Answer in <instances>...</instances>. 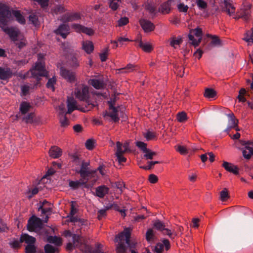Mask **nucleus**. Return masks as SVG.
<instances>
[{
	"mask_svg": "<svg viewBox=\"0 0 253 253\" xmlns=\"http://www.w3.org/2000/svg\"><path fill=\"white\" fill-rule=\"evenodd\" d=\"M130 236L131 233L129 228H125L124 231L116 236L115 240L116 242H118L116 247L117 253H126L127 250L126 243H128Z\"/></svg>",
	"mask_w": 253,
	"mask_h": 253,
	"instance_id": "nucleus-1",
	"label": "nucleus"
},
{
	"mask_svg": "<svg viewBox=\"0 0 253 253\" xmlns=\"http://www.w3.org/2000/svg\"><path fill=\"white\" fill-rule=\"evenodd\" d=\"M76 97L81 101L85 102V106L88 110L94 107V104L89 101L88 87L83 84L78 86L75 89Z\"/></svg>",
	"mask_w": 253,
	"mask_h": 253,
	"instance_id": "nucleus-2",
	"label": "nucleus"
},
{
	"mask_svg": "<svg viewBox=\"0 0 253 253\" xmlns=\"http://www.w3.org/2000/svg\"><path fill=\"white\" fill-rule=\"evenodd\" d=\"M109 112L105 111L103 112L102 116L104 119L108 121H113L115 123L118 122L120 118L118 116V108L115 106V100L108 101Z\"/></svg>",
	"mask_w": 253,
	"mask_h": 253,
	"instance_id": "nucleus-3",
	"label": "nucleus"
},
{
	"mask_svg": "<svg viewBox=\"0 0 253 253\" xmlns=\"http://www.w3.org/2000/svg\"><path fill=\"white\" fill-rule=\"evenodd\" d=\"M8 5L0 3V27H4L11 16V13Z\"/></svg>",
	"mask_w": 253,
	"mask_h": 253,
	"instance_id": "nucleus-4",
	"label": "nucleus"
},
{
	"mask_svg": "<svg viewBox=\"0 0 253 253\" xmlns=\"http://www.w3.org/2000/svg\"><path fill=\"white\" fill-rule=\"evenodd\" d=\"M164 223L159 220H156L153 224V228L160 231L164 235H168L170 239H174L177 235L175 230L169 229L166 228Z\"/></svg>",
	"mask_w": 253,
	"mask_h": 253,
	"instance_id": "nucleus-5",
	"label": "nucleus"
},
{
	"mask_svg": "<svg viewBox=\"0 0 253 253\" xmlns=\"http://www.w3.org/2000/svg\"><path fill=\"white\" fill-rule=\"evenodd\" d=\"M30 71L32 77L36 79L38 81L40 80V77L47 76V73L45 69L43 63L41 61L37 62L34 67Z\"/></svg>",
	"mask_w": 253,
	"mask_h": 253,
	"instance_id": "nucleus-6",
	"label": "nucleus"
},
{
	"mask_svg": "<svg viewBox=\"0 0 253 253\" xmlns=\"http://www.w3.org/2000/svg\"><path fill=\"white\" fill-rule=\"evenodd\" d=\"M202 34L203 32L200 28L190 30L188 38L191 41V44L195 47L198 46L201 42Z\"/></svg>",
	"mask_w": 253,
	"mask_h": 253,
	"instance_id": "nucleus-7",
	"label": "nucleus"
},
{
	"mask_svg": "<svg viewBox=\"0 0 253 253\" xmlns=\"http://www.w3.org/2000/svg\"><path fill=\"white\" fill-rule=\"evenodd\" d=\"M42 222L41 218L35 215L32 216L28 220L27 225V229L30 232L35 231L42 228Z\"/></svg>",
	"mask_w": 253,
	"mask_h": 253,
	"instance_id": "nucleus-8",
	"label": "nucleus"
},
{
	"mask_svg": "<svg viewBox=\"0 0 253 253\" xmlns=\"http://www.w3.org/2000/svg\"><path fill=\"white\" fill-rule=\"evenodd\" d=\"M242 145L245 146V149L243 151V155L246 159H250L253 155V142L243 141Z\"/></svg>",
	"mask_w": 253,
	"mask_h": 253,
	"instance_id": "nucleus-9",
	"label": "nucleus"
},
{
	"mask_svg": "<svg viewBox=\"0 0 253 253\" xmlns=\"http://www.w3.org/2000/svg\"><path fill=\"white\" fill-rule=\"evenodd\" d=\"M139 23L145 33L152 32L155 28V25L149 20L141 18L139 20Z\"/></svg>",
	"mask_w": 253,
	"mask_h": 253,
	"instance_id": "nucleus-10",
	"label": "nucleus"
},
{
	"mask_svg": "<svg viewBox=\"0 0 253 253\" xmlns=\"http://www.w3.org/2000/svg\"><path fill=\"white\" fill-rule=\"evenodd\" d=\"M77 101L72 97H68L67 99V108L68 110L66 114H70L72 113L75 110H80L81 111L85 112L89 110L88 109L85 110L84 108L78 109L76 105Z\"/></svg>",
	"mask_w": 253,
	"mask_h": 253,
	"instance_id": "nucleus-11",
	"label": "nucleus"
},
{
	"mask_svg": "<svg viewBox=\"0 0 253 253\" xmlns=\"http://www.w3.org/2000/svg\"><path fill=\"white\" fill-rule=\"evenodd\" d=\"M71 27L76 32L78 33H83L89 36H91L94 34V31L92 29L79 24H73Z\"/></svg>",
	"mask_w": 253,
	"mask_h": 253,
	"instance_id": "nucleus-12",
	"label": "nucleus"
},
{
	"mask_svg": "<svg viewBox=\"0 0 253 253\" xmlns=\"http://www.w3.org/2000/svg\"><path fill=\"white\" fill-rule=\"evenodd\" d=\"M60 75L63 78L69 82L72 83L75 81V73L64 67L60 68Z\"/></svg>",
	"mask_w": 253,
	"mask_h": 253,
	"instance_id": "nucleus-13",
	"label": "nucleus"
},
{
	"mask_svg": "<svg viewBox=\"0 0 253 253\" xmlns=\"http://www.w3.org/2000/svg\"><path fill=\"white\" fill-rule=\"evenodd\" d=\"M81 18V15L79 13H66L62 16L61 20L64 23H66L77 21Z\"/></svg>",
	"mask_w": 253,
	"mask_h": 253,
	"instance_id": "nucleus-14",
	"label": "nucleus"
},
{
	"mask_svg": "<svg viewBox=\"0 0 253 253\" xmlns=\"http://www.w3.org/2000/svg\"><path fill=\"white\" fill-rule=\"evenodd\" d=\"M69 30L68 25L62 24L54 31V33L57 35L61 36L63 39H65L69 34Z\"/></svg>",
	"mask_w": 253,
	"mask_h": 253,
	"instance_id": "nucleus-15",
	"label": "nucleus"
},
{
	"mask_svg": "<svg viewBox=\"0 0 253 253\" xmlns=\"http://www.w3.org/2000/svg\"><path fill=\"white\" fill-rule=\"evenodd\" d=\"M109 188L104 185H102L95 188V194L94 195L100 198H103L109 193Z\"/></svg>",
	"mask_w": 253,
	"mask_h": 253,
	"instance_id": "nucleus-16",
	"label": "nucleus"
},
{
	"mask_svg": "<svg viewBox=\"0 0 253 253\" xmlns=\"http://www.w3.org/2000/svg\"><path fill=\"white\" fill-rule=\"evenodd\" d=\"M12 70L9 68L0 67V79L6 81L12 77Z\"/></svg>",
	"mask_w": 253,
	"mask_h": 253,
	"instance_id": "nucleus-17",
	"label": "nucleus"
},
{
	"mask_svg": "<svg viewBox=\"0 0 253 253\" xmlns=\"http://www.w3.org/2000/svg\"><path fill=\"white\" fill-rule=\"evenodd\" d=\"M164 247L166 251L169 249L170 245L169 240L164 239L162 241V243H157L155 248V252L157 253H161L164 250Z\"/></svg>",
	"mask_w": 253,
	"mask_h": 253,
	"instance_id": "nucleus-18",
	"label": "nucleus"
},
{
	"mask_svg": "<svg viewBox=\"0 0 253 253\" xmlns=\"http://www.w3.org/2000/svg\"><path fill=\"white\" fill-rule=\"evenodd\" d=\"M3 31L9 36L12 41H17L19 33L13 28H4L1 27Z\"/></svg>",
	"mask_w": 253,
	"mask_h": 253,
	"instance_id": "nucleus-19",
	"label": "nucleus"
},
{
	"mask_svg": "<svg viewBox=\"0 0 253 253\" xmlns=\"http://www.w3.org/2000/svg\"><path fill=\"white\" fill-rule=\"evenodd\" d=\"M230 0H224V6L222 7V11L226 12L231 16L235 13V7L230 2Z\"/></svg>",
	"mask_w": 253,
	"mask_h": 253,
	"instance_id": "nucleus-20",
	"label": "nucleus"
},
{
	"mask_svg": "<svg viewBox=\"0 0 253 253\" xmlns=\"http://www.w3.org/2000/svg\"><path fill=\"white\" fill-rule=\"evenodd\" d=\"M222 167L228 172L233 173L235 175L239 174L238 167L231 163L224 161L222 164Z\"/></svg>",
	"mask_w": 253,
	"mask_h": 253,
	"instance_id": "nucleus-21",
	"label": "nucleus"
},
{
	"mask_svg": "<svg viewBox=\"0 0 253 253\" xmlns=\"http://www.w3.org/2000/svg\"><path fill=\"white\" fill-rule=\"evenodd\" d=\"M36 241L35 238L27 234H22L20 238V242L21 243L25 242L27 245L34 244Z\"/></svg>",
	"mask_w": 253,
	"mask_h": 253,
	"instance_id": "nucleus-22",
	"label": "nucleus"
},
{
	"mask_svg": "<svg viewBox=\"0 0 253 253\" xmlns=\"http://www.w3.org/2000/svg\"><path fill=\"white\" fill-rule=\"evenodd\" d=\"M49 155L52 158H58L62 155V150L56 146H52L49 150Z\"/></svg>",
	"mask_w": 253,
	"mask_h": 253,
	"instance_id": "nucleus-23",
	"label": "nucleus"
},
{
	"mask_svg": "<svg viewBox=\"0 0 253 253\" xmlns=\"http://www.w3.org/2000/svg\"><path fill=\"white\" fill-rule=\"evenodd\" d=\"M60 122L62 126H66L69 124V120L66 117V113L64 114V108L60 107Z\"/></svg>",
	"mask_w": 253,
	"mask_h": 253,
	"instance_id": "nucleus-24",
	"label": "nucleus"
},
{
	"mask_svg": "<svg viewBox=\"0 0 253 253\" xmlns=\"http://www.w3.org/2000/svg\"><path fill=\"white\" fill-rule=\"evenodd\" d=\"M89 83L95 88L97 89L103 88L105 86L103 81H100L95 79L90 80Z\"/></svg>",
	"mask_w": 253,
	"mask_h": 253,
	"instance_id": "nucleus-25",
	"label": "nucleus"
},
{
	"mask_svg": "<svg viewBox=\"0 0 253 253\" xmlns=\"http://www.w3.org/2000/svg\"><path fill=\"white\" fill-rule=\"evenodd\" d=\"M82 48L87 53L89 54L93 50L94 46L90 41H84L82 43Z\"/></svg>",
	"mask_w": 253,
	"mask_h": 253,
	"instance_id": "nucleus-26",
	"label": "nucleus"
},
{
	"mask_svg": "<svg viewBox=\"0 0 253 253\" xmlns=\"http://www.w3.org/2000/svg\"><path fill=\"white\" fill-rule=\"evenodd\" d=\"M135 41L138 42V45L140 48H141L145 52H150L152 50L153 47L150 43H144L142 42L141 39H137Z\"/></svg>",
	"mask_w": 253,
	"mask_h": 253,
	"instance_id": "nucleus-27",
	"label": "nucleus"
},
{
	"mask_svg": "<svg viewBox=\"0 0 253 253\" xmlns=\"http://www.w3.org/2000/svg\"><path fill=\"white\" fill-rule=\"evenodd\" d=\"M227 116L229 118L228 122V126H232V127L233 128L237 126L238 125L239 121L238 120L236 119L234 116V115L233 113H231L227 115Z\"/></svg>",
	"mask_w": 253,
	"mask_h": 253,
	"instance_id": "nucleus-28",
	"label": "nucleus"
},
{
	"mask_svg": "<svg viewBox=\"0 0 253 253\" xmlns=\"http://www.w3.org/2000/svg\"><path fill=\"white\" fill-rule=\"evenodd\" d=\"M78 173H79L81 178L84 180H88L89 177L92 173L93 171L90 169L88 170H76Z\"/></svg>",
	"mask_w": 253,
	"mask_h": 253,
	"instance_id": "nucleus-29",
	"label": "nucleus"
},
{
	"mask_svg": "<svg viewBox=\"0 0 253 253\" xmlns=\"http://www.w3.org/2000/svg\"><path fill=\"white\" fill-rule=\"evenodd\" d=\"M12 14L15 17L17 22L21 24L25 23V19L24 16L21 14L20 11L19 10H12Z\"/></svg>",
	"mask_w": 253,
	"mask_h": 253,
	"instance_id": "nucleus-30",
	"label": "nucleus"
},
{
	"mask_svg": "<svg viewBox=\"0 0 253 253\" xmlns=\"http://www.w3.org/2000/svg\"><path fill=\"white\" fill-rule=\"evenodd\" d=\"M31 108V105L29 103L26 101H23L20 105V110L22 114H25Z\"/></svg>",
	"mask_w": 253,
	"mask_h": 253,
	"instance_id": "nucleus-31",
	"label": "nucleus"
},
{
	"mask_svg": "<svg viewBox=\"0 0 253 253\" xmlns=\"http://www.w3.org/2000/svg\"><path fill=\"white\" fill-rule=\"evenodd\" d=\"M243 39L249 43L253 42V30L252 29L248 30L245 34L244 37Z\"/></svg>",
	"mask_w": 253,
	"mask_h": 253,
	"instance_id": "nucleus-32",
	"label": "nucleus"
},
{
	"mask_svg": "<svg viewBox=\"0 0 253 253\" xmlns=\"http://www.w3.org/2000/svg\"><path fill=\"white\" fill-rule=\"evenodd\" d=\"M70 65L73 68H77L79 66V60L75 55H71L69 59Z\"/></svg>",
	"mask_w": 253,
	"mask_h": 253,
	"instance_id": "nucleus-33",
	"label": "nucleus"
},
{
	"mask_svg": "<svg viewBox=\"0 0 253 253\" xmlns=\"http://www.w3.org/2000/svg\"><path fill=\"white\" fill-rule=\"evenodd\" d=\"M216 95V91L212 88H207L205 89L204 96L206 98H211L214 97Z\"/></svg>",
	"mask_w": 253,
	"mask_h": 253,
	"instance_id": "nucleus-34",
	"label": "nucleus"
},
{
	"mask_svg": "<svg viewBox=\"0 0 253 253\" xmlns=\"http://www.w3.org/2000/svg\"><path fill=\"white\" fill-rule=\"evenodd\" d=\"M128 41H129V40L128 38L120 37L117 39V41H111V43L114 44V47H117L119 44L122 45L124 44V42Z\"/></svg>",
	"mask_w": 253,
	"mask_h": 253,
	"instance_id": "nucleus-35",
	"label": "nucleus"
},
{
	"mask_svg": "<svg viewBox=\"0 0 253 253\" xmlns=\"http://www.w3.org/2000/svg\"><path fill=\"white\" fill-rule=\"evenodd\" d=\"M241 17L243 18L245 20L247 21L249 19L250 11L249 8H246L241 9L240 12Z\"/></svg>",
	"mask_w": 253,
	"mask_h": 253,
	"instance_id": "nucleus-36",
	"label": "nucleus"
},
{
	"mask_svg": "<svg viewBox=\"0 0 253 253\" xmlns=\"http://www.w3.org/2000/svg\"><path fill=\"white\" fill-rule=\"evenodd\" d=\"M72 162L77 166L80 165L81 163L83 161L80 158V156L76 153L70 155Z\"/></svg>",
	"mask_w": 253,
	"mask_h": 253,
	"instance_id": "nucleus-37",
	"label": "nucleus"
},
{
	"mask_svg": "<svg viewBox=\"0 0 253 253\" xmlns=\"http://www.w3.org/2000/svg\"><path fill=\"white\" fill-rule=\"evenodd\" d=\"M73 243L74 247H79L81 245V236L79 235L74 234L72 236Z\"/></svg>",
	"mask_w": 253,
	"mask_h": 253,
	"instance_id": "nucleus-38",
	"label": "nucleus"
},
{
	"mask_svg": "<svg viewBox=\"0 0 253 253\" xmlns=\"http://www.w3.org/2000/svg\"><path fill=\"white\" fill-rule=\"evenodd\" d=\"M143 136L147 141L153 140L156 137L155 133L150 131H147L146 132L143 133Z\"/></svg>",
	"mask_w": 253,
	"mask_h": 253,
	"instance_id": "nucleus-39",
	"label": "nucleus"
},
{
	"mask_svg": "<svg viewBox=\"0 0 253 253\" xmlns=\"http://www.w3.org/2000/svg\"><path fill=\"white\" fill-rule=\"evenodd\" d=\"M155 234L152 229H149L146 234V239L148 241H151L155 239Z\"/></svg>",
	"mask_w": 253,
	"mask_h": 253,
	"instance_id": "nucleus-40",
	"label": "nucleus"
},
{
	"mask_svg": "<svg viewBox=\"0 0 253 253\" xmlns=\"http://www.w3.org/2000/svg\"><path fill=\"white\" fill-rule=\"evenodd\" d=\"M157 155V153L155 152L152 151L150 149H148L147 151L145 152L144 157L146 159L152 160L153 159L154 156Z\"/></svg>",
	"mask_w": 253,
	"mask_h": 253,
	"instance_id": "nucleus-41",
	"label": "nucleus"
},
{
	"mask_svg": "<svg viewBox=\"0 0 253 253\" xmlns=\"http://www.w3.org/2000/svg\"><path fill=\"white\" fill-rule=\"evenodd\" d=\"M177 119L180 123L184 122L187 120V115L184 112L179 113L177 115Z\"/></svg>",
	"mask_w": 253,
	"mask_h": 253,
	"instance_id": "nucleus-42",
	"label": "nucleus"
},
{
	"mask_svg": "<svg viewBox=\"0 0 253 253\" xmlns=\"http://www.w3.org/2000/svg\"><path fill=\"white\" fill-rule=\"evenodd\" d=\"M135 144L143 152L145 153L147 151L148 148H147L146 143L142 141H136Z\"/></svg>",
	"mask_w": 253,
	"mask_h": 253,
	"instance_id": "nucleus-43",
	"label": "nucleus"
},
{
	"mask_svg": "<svg viewBox=\"0 0 253 253\" xmlns=\"http://www.w3.org/2000/svg\"><path fill=\"white\" fill-rule=\"evenodd\" d=\"M196 4L199 8L201 10L205 9L208 7L207 3L203 0H197Z\"/></svg>",
	"mask_w": 253,
	"mask_h": 253,
	"instance_id": "nucleus-44",
	"label": "nucleus"
},
{
	"mask_svg": "<svg viewBox=\"0 0 253 253\" xmlns=\"http://www.w3.org/2000/svg\"><path fill=\"white\" fill-rule=\"evenodd\" d=\"M47 241L50 243H53L56 245L60 244V239L57 236H49L47 238Z\"/></svg>",
	"mask_w": 253,
	"mask_h": 253,
	"instance_id": "nucleus-45",
	"label": "nucleus"
},
{
	"mask_svg": "<svg viewBox=\"0 0 253 253\" xmlns=\"http://www.w3.org/2000/svg\"><path fill=\"white\" fill-rule=\"evenodd\" d=\"M57 249L50 244H46L44 246V251L46 253H55Z\"/></svg>",
	"mask_w": 253,
	"mask_h": 253,
	"instance_id": "nucleus-46",
	"label": "nucleus"
},
{
	"mask_svg": "<svg viewBox=\"0 0 253 253\" xmlns=\"http://www.w3.org/2000/svg\"><path fill=\"white\" fill-rule=\"evenodd\" d=\"M220 198L222 201H225L229 198L228 191L226 188H224L220 192Z\"/></svg>",
	"mask_w": 253,
	"mask_h": 253,
	"instance_id": "nucleus-47",
	"label": "nucleus"
},
{
	"mask_svg": "<svg viewBox=\"0 0 253 253\" xmlns=\"http://www.w3.org/2000/svg\"><path fill=\"white\" fill-rule=\"evenodd\" d=\"M26 253H36V247L34 244L27 245L25 248Z\"/></svg>",
	"mask_w": 253,
	"mask_h": 253,
	"instance_id": "nucleus-48",
	"label": "nucleus"
},
{
	"mask_svg": "<svg viewBox=\"0 0 253 253\" xmlns=\"http://www.w3.org/2000/svg\"><path fill=\"white\" fill-rule=\"evenodd\" d=\"M182 42V40L181 39L176 40L173 38L171 39L170 42V45L174 48H176L177 45H179Z\"/></svg>",
	"mask_w": 253,
	"mask_h": 253,
	"instance_id": "nucleus-49",
	"label": "nucleus"
},
{
	"mask_svg": "<svg viewBox=\"0 0 253 253\" xmlns=\"http://www.w3.org/2000/svg\"><path fill=\"white\" fill-rule=\"evenodd\" d=\"M94 140L91 139H87L85 144V147L89 150H92L94 147Z\"/></svg>",
	"mask_w": 253,
	"mask_h": 253,
	"instance_id": "nucleus-50",
	"label": "nucleus"
},
{
	"mask_svg": "<svg viewBox=\"0 0 253 253\" xmlns=\"http://www.w3.org/2000/svg\"><path fill=\"white\" fill-rule=\"evenodd\" d=\"M145 9L147 10L151 14H155L156 13V8L151 3H147L145 4Z\"/></svg>",
	"mask_w": 253,
	"mask_h": 253,
	"instance_id": "nucleus-51",
	"label": "nucleus"
},
{
	"mask_svg": "<svg viewBox=\"0 0 253 253\" xmlns=\"http://www.w3.org/2000/svg\"><path fill=\"white\" fill-rule=\"evenodd\" d=\"M15 45L18 47L19 50L23 48L26 44V43L25 42V41L24 40H22L21 41H19L17 39V41H15L13 42Z\"/></svg>",
	"mask_w": 253,
	"mask_h": 253,
	"instance_id": "nucleus-52",
	"label": "nucleus"
},
{
	"mask_svg": "<svg viewBox=\"0 0 253 253\" xmlns=\"http://www.w3.org/2000/svg\"><path fill=\"white\" fill-rule=\"evenodd\" d=\"M55 82H56V79L55 77H52V78H50L46 85V87L47 88H52L53 89V90H54V84H55Z\"/></svg>",
	"mask_w": 253,
	"mask_h": 253,
	"instance_id": "nucleus-53",
	"label": "nucleus"
},
{
	"mask_svg": "<svg viewBox=\"0 0 253 253\" xmlns=\"http://www.w3.org/2000/svg\"><path fill=\"white\" fill-rule=\"evenodd\" d=\"M148 165L147 166H143L140 167V168L143 169L145 170H149L152 168V167L155 165L157 164H160V162L159 161H151L148 162Z\"/></svg>",
	"mask_w": 253,
	"mask_h": 253,
	"instance_id": "nucleus-54",
	"label": "nucleus"
},
{
	"mask_svg": "<svg viewBox=\"0 0 253 253\" xmlns=\"http://www.w3.org/2000/svg\"><path fill=\"white\" fill-rule=\"evenodd\" d=\"M118 26L122 27L126 25L129 22V19L126 17H123L121 18L118 21Z\"/></svg>",
	"mask_w": 253,
	"mask_h": 253,
	"instance_id": "nucleus-55",
	"label": "nucleus"
},
{
	"mask_svg": "<svg viewBox=\"0 0 253 253\" xmlns=\"http://www.w3.org/2000/svg\"><path fill=\"white\" fill-rule=\"evenodd\" d=\"M117 151L115 154H123L125 153L124 150L123 149V144L119 141L116 143Z\"/></svg>",
	"mask_w": 253,
	"mask_h": 253,
	"instance_id": "nucleus-56",
	"label": "nucleus"
},
{
	"mask_svg": "<svg viewBox=\"0 0 253 253\" xmlns=\"http://www.w3.org/2000/svg\"><path fill=\"white\" fill-rule=\"evenodd\" d=\"M65 11V9L64 7L61 5H56L53 9V11L56 14L62 13L64 12Z\"/></svg>",
	"mask_w": 253,
	"mask_h": 253,
	"instance_id": "nucleus-57",
	"label": "nucleus"
},
{
	"mask_svg": "<svg viewBox=\"0 0 253 253\" xmlns=\"http://www.w3.org/2000/svg\"><path fill=\"white\" fill-rule=\"evenodd\" d=\"M177 6L178 10L182 12H187L189 8L187 5H185L183 3H180Z\"/></svg>",
	"mask_w": 253,
	"mask_h": 253,
	"instance_id": "nucleus-58",
	"label": "nucleus"
},
{
	"mask_svg": "<svg viewBox=\"0 0 253 253\" xmlns=\"http://www.w3.org/2000/svg\"><path fill=\"white\" fill-rule=\"evenodd\" d=\"M29 21L35 26L38 24V19L37 16L35 14H31L29 17Z\"/></svg>",
	"mask_w": 253,
	"mask_h": 253,
	"instance_id": "nucleus-59",
	"label": "nucleus"
},
{
	"mask_svg": "<svg viewBox=\"0 0 253 253\" xmlns=\"http://www.w3.org/2000/svg\"><path fill=\"white\" fill-rule=\"evenodd\" d=\"M208 36L211 37L212 39L211 43L212 44H214L215 45L220 44V40L219 39V38L217 36H211V35H208Z\"/></svg>",
	"mask_w": 253,
	"mask_h": 253,
	"instance_id": "nucleus-60",
	"label": "nucleus"
},
{
	"mask_svg": "<svg viewBox=\"0 0 253 253\" xmlns=\"http://www.w3.org/2000/svg\"><path fill=\"white\" fill-rule=\"evenodd\" d=\"M33 114L32 113L29 114L23 118V120L26 123H32L33 122Z\"/></svg>",
	"mask_w": 253,
	"mask_h": 253,
	"instance_id": "nucleus-61",
	"label": "nucleus"
},
{
	"mask_svg": "<svg viewBox=\"0 0 253 253\" xmlns=\"http://www.w3.org/2000/svg\"><path fill=\"white\" fill-rule=\"evenodd\" d=\"M133 68H134L133 65L129 64L127 65V66L125 68H121V69H119V70L122 71V73H123V72L126 73V72H130V71H132L133 70Z\"/></svg>",
	"mask_w": 253,
	"mask_h": 253,
	"instance_id": "nucleus-62",
	"label": "nucleus"
},
{
	"mask_svg": "<svg viewBox=\"0 0 253 253\" xmlns=\"http://www.w3.org/2000/svg\"><path fill=\"white\" fill-rule=\"evenodd\" d=\"M38 210H41L42 214H46L48 212H51V208L50 207L46 208L45 207H43V205L40 206L38 208Z\"/></svg>",
	"mask_w": 253,
	"mask_h": 253,
	"instance_id": "nucleus-63",
	"label": "nucleus"
},
{
	"mask_svg": "<svg viewBox=\"0 0 253 253\" xmlns=\"http://www.w3.org/2000/svg\"><path fill=\"white\" fill-rule=\"evenodd\" d=\"M114 184L116 187L120 190L121 193L123 192V189L125 187V185L123 181L116 182Z\"/></svg>",
	"mask_w": 253,
	"mask_h": 253,
	"instance_id": "nucleus-64",
	"label": "nucleus"
}]
</instances>
